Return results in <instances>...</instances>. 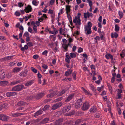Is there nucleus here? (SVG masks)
<instances>
[{
    "label": "nucleus",
    "mask_w": 125,
    "mask_h": 125,
    "mask_svg": "<svg viewBox=\"0 0 125 125\" xmlns=\"http://www.w3.org/2000/svg\"><path fill=\"white\" fill-rule=\"evenodd\" d=\"M118 34L116 32H115L114 33H111V38H112L114 37L116 38L118 37Z\"/></svg>",
    "instance_id": "nucleus-28"
},
{
    "label": "nucleus",
    "mask_w": 125,
    "mask_h": 125,
    "mask_svg": "<svg viewBox=\"0 0 125 125\" xmlns=\"http://www.w3.org/2000/svg\"><path fill=\"white\" fill-rule=\"evenodd\" d=\"M21 70V67H16L13 69L12 71L13 73H16L19 72Z\"/></svg>",
    "instance_id": "nucleus-14"
},
{
    "label": "nucleus",
    "mask_w": 125,
    "mask_h": 125,
    "mask_svg": "<svg viewBox=\"0 0 125 125\" xmlns=\"http://www.w3.org/2000/svg\"><path fill=\"white\" fill-rule=\"evenodd\" d=\"M82 120L80 119H79L76 120L75 122V125H77Z\"/></svg>",
    "instance_id": "nucleus-43"
},
{
    "label": "nucleus",
    "mask_w": 125,
    "mask_h": 125,
    "mask_svg": "<svg viewBox=\"0 0 125 125\" xmlns=\"http://www.w3.org/2000/svg\"><path fill=\"white\" fill-rule=\"evenodd\" d=\"M27 104L25 102L23 101H21L17 103V105L19 106L25 105Z\"/></svg>",
    "instance_id": "nucleus-17"
},
{
    "label": "nucleus",
    "mask_w": 125,
    "mask_h": 125,
    "mask_svg": "<svg viewBox=\"0 0 125 125\" xmlns=\"http://www.w3.org/2000/svg\"><path fill=\"white\" fill-rule=\"evenodd\" d=\"M77 72L76 71L73 72L72 74V76L73 79L75 80L76 79V75Z\"/></svg>",
    "instance_id": "nucleus-34"
},
{
    "label": "nucleus",
    "mask_w": 125,
    "mask_h": 125,
    "mask_svg": "<svg viewBox=\"0 0 125 125\" xmlns=\"http://www.w3.org/2000/svg\"><path fill=\"white\" fill-rule=\"evenodd\" d=\"M92 26V23L90 22H88L87 23V25L85 26V31L91 29V27Z\"/></svg>",
    "instance_id": "nucleus-12"
},
{
    "label": "nucleus",
    "mask_w": 125,
    "mask_h": 125,
    "mask_svg": "<svg viewBox=\"0 0 125 125\" xmlns=\"http://www.w3.org/2000/svg\"><path fill=\"white\" fill-rule=\"evenodd\" d=\"M71 104L68 105L67 106L63 107L62 108V112L63 113H65L68 112L71 109Z\"/></svg>",
    "instance_id": "nucleus-4"
},
{
    "label": "nucleus",
    "mask_w": 125,
    "mask_h": 125,
    "mask_svg": "<svg viewBox=\"0 0 125 125\" xmlns=\"http://www.w3.org/2000/svg\"><path fill=\"white\" fill-rule=\"evenodd\" d=\"M63 47L66 51L67 50V48L68 47V45H67V44H64Z\"/></svg>",
    "instance_id": "nucleus-48"
},
{
    "label": "nucleus",
    "mask_w": 125,
    "mask_h": 125,
    "mask_svg": "<svg viewBox=\"0 0 125 125\" xmlns=\"http://www.w3.org/2000/svg\"><path fill=\"white\" fill-rule=\"evenodd\" d=\"M31 70L35 73H37V70L34 67H31Z\"/></svg>",
    "instance_id": "nucleus-41"
},
{
    "label": "nucleus",
    "mask_w": 125,
    "mask_h": 125,
    "mask_svg": "<svg viewBox=\"0 0 125 125\" xmlns=\"http://www.w3.org/2000/svg\"><path fill=\"white\" fill-rule=\"evenodd\" d=\"M83 51V49L81 47H80L78 50V52L79 53H80L82 52Z\"/></svg>",
    "instance_id": "nucleus-54"
},
{
    "label": "nucleus",
    "mask_w": 125,
    "mask_h": 125,
    "mask_svg": "<svg viewBox=\"0 0 125 125\" xmlns=\"http://www.w3.org/2000/svg\"><path fill=\"white\" fill-rule=\"evenodd\" d=\"M30 124H32L34 123L35 122L36 120L34 119L31 120L30 121Z\"/></svg>",
    "instance_id": "nucleus-60"
},
{
    "label": "nucleus",
    "mask_w": 125,
    "mask_h": 125,
    "mask_svg": "<svg viewBox=\"0 0 125 125\" xmlns=\"http://www.w3.org/2000/svg\"><path fill=\"white\" fill-rule=\"evenodd\" d=\"M32 3L33 5L36 6L38 5L39 2L38 1H37L36 0H33L32 1Z\"/></svg>",
    "instance_id": "nucleus-37"
},
{
    "label": "nucleus",
    "mask_w": 125,
    "mask_h": 125,
    "mask_svg": "<svg viewBox=\"0 0 125 125\" xmlns=\"http://www.w3.org/2000/svg\"><path fill=\"white\" fill-rule=\"evenodd\" d=\"M7 105V104L6 103H2L0 105V111L1 110V109L3 108L6 107Z\"/></svg>",
    "instance_id": "nucleus-19"
},
{
    "label": "nucleus",
    "mask_w": 125,
    "mask_h": 125,
    "mask_svg": "<svg viewBox=\"0 0 125 125\" xmlns=\"http://www.w3.org/2000/svg\"><path fill=\"white\" fill-rule=\"evenodd\" d=\"M16 93L14 92H8L6 94V95L7 97H10L15 95Z\"/></svg>",
    "instance_id": "nucleus-11"
},
{
    "label": "nucleus",
    "mask_w": 125,
    "mask_h": 125,
    "mask_svg": "<svg viewBox=\"0 0 125 125\" xmlns=\"http://www.w3.org/2000/svg\"><path fill=\"white\" fill-rule=\"evenodd\" d=\"M39 57V56L37 55H35L33 56V58L34 59H36L38 58Z\"/></svg>",
    "instance_id": "nucleus-63"
},
{
    "label": "nucleus",
    "mask_w": 125,
    "mask_h": 125,
    "mask_svg": "<svg viewBox=\"0 0 125 125\" xmlns=\"http://www.w3.org/2000/svg\"><path fill=\"white\" fill-rule=\"evenodd\" d=\"M82 100L81 99H78L75 103L76 108H79L82 104Z\"/></svg>",
    "instance_id": "nucleus-8"
},
{
    "label": "nucleus",
    "mask_w": 125,
    "mask_h": 125,
    "mask_svg": "<svg viewBox=\"0 0 125 125\" xmlns=\"http://www.w3.org/2000/svg\"><path fill=\"white\" fill-rule=\"evenodd\" d=\"M67 17L68 18V19L69 21H71L72 20V18L71 16L69 14V13H68V14H67Z\"/></svg>",
    "instance_id": "nucleus-53"
},
{
    "label": "nucleus",
    "mask_w": 125,
    "mask_h": 125,
    "mask_svg": "<svg viewBox=\"0 0 125 125\" xmlns=\"http://www.w3.org/2000/svg\"><path fill=\"white\" fill-rule=\"evenodd\" d=\"M19 75L20 76H22L23 77H25L27 75V72L26 71H22L19 74Z\"/></svg>",
    "instance_id": "nucleus-22"
},
{
    "label": "nucleus",
    "mask_w": 125,
    "mask_h": 125,
    "mask_svg": "<svg viewBox=\"0 0 125 125\" xmlns=\"http://www.w3.org/2000/svg\"><path fill=\"white\" fill-rule=\"evenodd\" d=\"M21 82L20 80H18L17 81H14L11 82L10 83V84L12 85H14L17 84Z\"/></svg>",
    "instance_id": "nucleus-25"
},
{
    "label": "nucleus",
    "mask_w": 125,
    "mask_h": 125,
    "mask_svg": "<svg viewBox=\"0 0 125 125\" xmlns=\"http://www.w3.org/2000/svg\"><path fill=\"white\" fill-rule=\"evenodd\" d=\"M11 76L12 75L11 73H9L7 74L6 75V76L8 78H10L11 77Z\"/></svg>",
    "instance_id": "nucleus-58"
},
{
    "label": "nucleus",
    "mask_w": 125,
    "mask_h": 125,
    "mask_svg": "<svg viewBox=\"0 0 125 125\" xmlns=\"http://www.w3.org/2000/svg\"><path fill=\"white\" fill-rule=\"evenodd\" d=\"M63 119L62 118L59 119L58 120L56 121L55 123V125H60L63 122Z\"/></svg>",
    "instance_id": "nucleus-10"
},
{
    "label": "nucleus",
    "mask_w": 125,
    "mask_h": 125,
    "mask_svg": "<svg viewBox=\"0 0 125 125\" xmlns=\"http://www.w3.org/2000/svg\"><path fill=\"white\" fill-rule=\"evenodd\" d=\"M56 36L55 35H50V38L53 41H55L56 38Z\"/></svg>",
    "instance_id": "nucleus-32"
},
{
    "label": "nucleus",
    "mask_w": 125,
    "mask_h": 125,
    "mask_svg": "<svg viewBox=\"0 0 125 125\" xmlns=\"http://www.w3.org/2000/svg\"><path fill=\"white\" fill-rule=\"evenodd\" d=\"M49 107L50 106L49 105H46L43 108L42 110L44 111L47 110L49 109Z\"/></svg>",
    "instance_id": "nucleus-36"
},
{
    "label": "nucleus",
    "mask_w": 125,
    "mask_h": 125,
    "mask_svg": "<svg viewBox=\"0 0 125 125\" xmlns=\"http://www.w3.org/2000/svg\"><path fill=\"white\" fill-rule=\"evenodd\" d=\"M24 4L22 3L18 2V6L20 8H21L22 7L24 6Z\"/></svg>",
    "instance_id": "nucleus-49"
},
{
    "label": "nucleus",
    "mask_w": 125,
    "mask_h": 125,
    "mask_svg": "<svg viewBox=\"0 0 125 125\" xmlns=\"http://www.w3.org/2000/svg\"><path fill=\"white\" fill-rule=\"evenodd\" d=\"M105 57L107 59H108L110 58L111 59H112V58H113V56L110 54H107L105 55Z\"/></svg>",
    "instance_id": "nucleus-30"
},
{
    "label": "nucleus",
    "mask_w": 125,
    "mask_h": 125,
    "mask_svg": "<svg viewBox=\"0 0 125 125\" xmlns=\"http://www.w3.org/2000/svg\"><path fill=\"white\" fill-rule=\"evenodd\" d=\"M22 114H23L22 113H17L12 114V116L13 117H17Z\"/></svg>",
    "instance_id": "nucleus-29"
},
{
    "label": "nucleus",
    "mask_w": 125,
    "mask_h": 125,
    "mask_svg": "<svg viewBox=\"0 0 125 125\" xmlns=\"http://www.w3.org/2000/svg\"><path fill=\"white\" fill-rule=\"evenodd\" d=\"M32 8L30 5H29L25 7L24 10V11L26 13H28L32 11Z\"/></svg>",
    "instance_id": "nucleus-7"
},
{
    "label": "nucleus",
    "mask_w": 125,
    "mask_h": 125,
    "mask_svg": "<svg viewBox=\"0 0 125 125\" xmlns=\"http://www.w3.org/2000/svg\"><path fill=\"white\" fill-rule=\"evenodd\" d=\"M27 45L29 47H32L33 46V44L31 42H28L27 43Z\"/></svg>",
    "instance_id": "nucleus-59"
},
{
    "label": "nucleus",
    "mask_w": 125,
    "mask_h": 125,
    "mask_svg": "<svg viewBox=\"0 0 125 125\" xmlns=\"http://www.w3.org/2000/svg\"><path fill=\"white\" fill-rule=\"evenodd\" d=\"M70 55L71 58H75L76 57V54L74 53H71L70 54Z\"/></svg>",
    "instance_id": "nucleus-40"
},
{
    "label": "nucleus",
    "mask_w": 125,
    "mask_h": 125,
    "mask_svg": "<svg viewBox=\"0 0 125 125\" xmlns=\"http://www.w3.org/2000/svg\"><path fill=\"white\" fill-rule=\"evenodd\" d=\"M118 14L121 18H122L123 17V13L122 12L119 11L118 12Z\"/></svg>",
    "instance_id": "nucleus-52"
},
{
    "label": "nucleus",
    "mask_w": 125,
    "mask_h": 125,
    "mask_svg": "<svg viewBox=\"0 0 125 125\" xmlns=\"http://www.w3.org/2000/svg\"><path fill=\"white\" fill-rule=\"evenodd\" d=\"M14 56V55H11L9 56H6L7 61L13 59V57Z\"/></svg>",
    "instance_id": "nucleus-35"
},
{
    "label": "nucleus",
    "mask_w": 125,
    "mask_h": 125,
    "mask_svg": "<svg viewBox=\"0 0 125 125\" xmlns=\"http://www.w3.org/2000/svg\"><path fill=\"white\" fill-rule=\"evenodd\" d=\"M42 67L43 68L45 69H48L47 66L45 64L42 65Z\"/></svg>",
    "instance_id": "nucleus-55"
},
{
    "label": "nucleus",
    "mask_w": 125,
    "mask_h": 125,
    "mask_svg": "<svg viewBox=\"0 0 125 125\" xmlns=\"http://www.w3.org/2000/svg\"><path fill=\"white\" fill-rule=\"evenodd\" d=\"M19 29L22 31H21L22 32H23L24 30V28L21 25L19 27Z\"/></svg>",
    "instance_id": "nucleus-61"
},
{
    "label": "nucleus",
    "mask_w": 125,
    "mask_h": 125,
    "mask_svg": "<svg viewBox=\"0 0 125 125\" xmlns=\"http://www.w3.org/2000/svg\"><path fill=\"white\" fill-rule=\"evenodd\" d=\"M62 97H59L56 99H55V102H57L61 101L62 100Z\"/></svg>",
    "instance_id": "nucleus-50"
},
{
    "label": "nucleus",
    "mask_w": 125,
    "mask_h": 125,
    "mask_svg": "<svg viewBox=\"0 0 125 125\" xmlns=\"http://www.w3.org/2000/svg\"><path fill=\"white\" fill-rule=\"evenodd\" d=\"M72 70L70 69H68L65 72V75L66 77L72 74Z\"/></svg>",
    "instance_id": "nucleus-15"
},
{
    "label": "nucleus",
    "mask_w": 125,
    "mask_h": 125,
    "mask_svg": "<svg viewBox=\"0 0 125 125\" xmlns=\"http://www.w3.org/2000/svg\"><path fill=\"white\" fill-rule=\"evenodd\" d=\"M43 112V111L42 110L40 109L34 113V116L36 117L42 114Z\"/></svg>",
    "instance_id": "nucleus-16"
},
{
    "label": "nucleus",
    "mask_w": 125,
    "mask_h": 125,
    "mask_svg": "<svg viewBox=\"0 0 125 125\" xmlns=\"http://www.w3.org/2000/svg\"><path fill=\"white\" fill-rule=\"evenodd\" d=\"M87 31L86 32V35H89L91 34L92 32V31L91 29L88 30H86Z\"/></svg>",
    "instance_id": "nucleus-45"
},
{
    "label": "nucleus",
    "mask_w": 125,
    "mask_h": 125,
    "mask_svg": "<svg viewBox=\"0 0 125 125\" xmlns=\"http://www.w3.org/2000/svg\"><path fill=\"white\" fill-rule=\"evenodd\" d=\"M15 15L16 16H19L20 15V14L19 12H18L17 11H16L15 13Z\"/></svg>",
    "instance_id": "nucleus-57"
},
{
    "label": "nucleus",
    "mask_w": 125,
    "mask_h": 125,
    "mask_svg": "<svg viewBox=\"0 0 125 125\" xmlns=\"http://www.w3.org/2000/svg\"><path fill=\"white\" fill-rule=\"evenodd\" d=\"M74 94H71L65 100V102H67L69 101L74 97Z\"/></svg>",
    "instance_id": "nucleus-9"
},
{
    "label": "nucleus",
    "mask_w": 125,
    "mask_h": 125,
    "mask_svg": "<svg viewBox=\"0 0 125 125\" xmlns=\"http://www.w3.org/2000/svg\"><path fill=\"white\" fill-rule=\"evenodd\" d=\"M77 24L79 25L81 24V20L80 17H78L77 18Z\"/></svg>",
    "instance_id": "nucleus-44"
},
{
    "label": "nucleus",
    "mask_w": 125,
    "mask_h": 125,
    "mask_svg": "<svg viewBox=\"0 0 125 125\" xmlns=\"http://www.w3.org/2000/svg\"><path fill=\"white\" fill-rule=\"evenodd\" d=\"M45 95V94L43 92H41L37 94L35 97V99H40Z\"/></svg>",
    "instance_id": "nucleus-5"
},
{
    "label": "nucleus",
    "mask_w": 125,
    "mask_h": 125,
    "mask_svg": "<svg viewBox=\"0 0 125 125\" xmlns=\"http://www.w3.org/2000/svg\"><path fill=\"white\" fill-rule=\"evenodd\" d=\"M8 82L7 81H3L0 82V84L2 86L6 85L8 83Z\"/></svg>",
    "instance_id": "nucleus-27"
},
{
    "label": "nucleus",
    "mask_w": 125,
    "mask_h": 125,
    "mask_svg": "<svg viewBox=\"0 0 125 125\" xmlns=\"http://www.w3.org/2000/svg\"><path fill=\"white\" fill-rule=\"evenodd\" d=\"M24 87L22 85H17L12 88L11 90L12 91H19L23 89Z\"/></svg>",
    "instance_id": "nucleus-1"
},
{
    "label": "nucleus",
    "mask_w": 125,
    "mask_h": 125,
    "mask_svg": "<svg viewBox=\"0 0 125 125\" xmlns=\"http://www.w3.org/2000/svg\"><path fill=\"white\" fill-rule=\"evenodd\" d=\"M28 48V47L27 45H25L24 47L21 48V50L23 51H24L25 49L27 50Z\"/></svg>",
    "instance_id": "nucleus-31"
},
{
    "label": "nucleus",
    "mask_w": 125,
    "mask_h": 125,
    "mask_svg": "<svg viewBox=\"0 0 125 125\" xmlns=\"http://www.w3.org/2000/svg\"><path fill=\"white\" fill-rule=\"evenodd\" d=\"M90 104L89 102L87 101H85L83 104V105L82 107V109L83 111L88 110L89 108Z\"/></svg>",
    "instance_id": "nucleus-2"
},
{
    "label": "nucleus",
    "mask_w": 125,
    "mask_h": 125,
    "mask_svg": "<svg viewBox=\"0 0 125 125\" xmlns=\"http://www.w3.org/2000/svg\"><path fill=\"white\" fill-rule=\"evenodd\" d=\"M9 117L3 114H0V120L4 121L8 120Z\"/></svg>",
    "instance_id": "nucleus-6"
},
{
    "label": "nucleus",
    "mask_w": 125,
    "mask_h": 125,
    "mask_svg": "<svg viewBox=\"0 0 125 125\" xmlns=\"http://www.w3.org/2000/svg\"><path fill=\"white\" fill-rule=\"evenodd\" d=\"M56 92L55 91L53 92L52 93L48 94L47 96L48 97L52 98L55 95Z\"/></svg>",
    "instance_id": "nucleus-20"
},
{
    "label": "nucleus",
    "mask_w": 125,
    "mask_h": 125,
    "mask_svg": "<svg viewBox=\"0 0 125 125\" xmlns=\"http://www.w3.org/2000/svg\"><path fill=\"white\" fill-rule=\"evenodd\" d=\"M33 30L34 31L35 33H37V27L35 25H34L33 28Z\"/></svg>",
    "instance_id": "nucleus-46"
},
{
    "label": "nucleus",
    "mask_w": 125,
    "mask_h": 125,
    "mask_svg": "<svg viewBox=\"0 0 125 125\" xmlns=\"http://www.w3.org/2000/svg\"><path fill=\"white\" fill-rule=\"evenodd\" d=\"M111 125H116V124L115 123V121L113 120L111 123Z\"/></svg>",
    "instance_id": "nucleus-64"
},
{
    "label": "nucleus",
    "mask_w": 125,
    "mask_h": 125,
    "mask_svg": "<svg viewBox=\"0 0 125 125\" xmlns=\"http://www.w3.org/2000/svg\"><path fill=\"white\" fill-rule=\"evenodd\" d=\"M62 102H60L54 104L52 107V109L53 110H55L58 108L61 107L62 105H63Z\"/></svg>",
    "instance_id": "nucleus-3"
},
{
    "label": "nucleus",
    "mask_w": 125,
    "mask_h": 125,
    "mask_svg": "<svg viewBox=\"0 0 125 125\" xmlns=\"http://www.w3.org/2000/svg\"><path fill=\"white\" fill-rule=\"evenodd\" d=\"M34 83L33 80H31L25 83V85L26 86H28L32 85Z\"/></svg>",
    "instance_id": "nucleus-13"
},
{
    "label": "nucleus",
    "mask_w": 125,
    "mask_h": 125,
    "mask_svg": "<svg viewBox=\"0 0 125 125\" xmlns=\"http://www.w3.org/2000/svg\"><path fill=\"white\" fill-rule=\"evenodd\" d=\"M28 31L30 32L31 33H33L32 32V29L31 27H29L28 29Z\"/></svg>",
    "instance_id": "nucleus-56"
},
{
    "label": "nucleus",
    "mask_w": 125,
    "mask_h": 125,
    "mask_svg": "<svg viewBox=\"0 0 125 125\" xmlns=\"http://www.w3.org/2000/svg\"><path fill=\"white\" fill-rule=\"evenodd\" d=\"M48 53V51L47 50L44 51L42 53V54L43 55H44L45 57H46L47 56Z\"/></svg>",
    "instance_id": "nucleus-38"
},
{
    "label": "nucleus",
    "mask_w": 125,
    "mask_h": 125,
    "mask_svg": "<svg viewBox=\"0 0 125 125\" xmlns=\"http://www.w3.org/2000/svg\"><path fill=\"white\" fill-rule=\"evenodd\" d=\"M84 16L85 18H87V17L89 18L90 17L89 13L88 12H87V13H84Z\"/></svg>",
    "instance_id": "nucleus-39"
},
{
    "label": "nucleus",
    "mask_w": 125,
    "mask_h": 125,
    "mask_svg": "<svg viewBox=\"0 0 125 125\" xmlns=\"http://www.w3.org/2000/svg\"><path fill=\"white\" fill-rule=\"evenodd\" d=\"M91 87L92 90L95 93V94H96V91L95 87L93 85H92L91 86Z\"/></svg>",
    "instance_id": "nucleus-42"
},
{
    "label": "nucleus",
    "mask_w": 125,
    "mask_h": 125,
    "mask_svg": "<svg viewBox=\"0 0 125 125\" xmlns=\"http://www.w3.org/2000/svg\"><path fill=\"white\" fill-rule=\"evenodd\" d=\"M66 91V90L65 89H63L60 91L59 93L58 94V96H60L62 95L65 93Z\"/></svg>",
    "instance_id": "nucleus-23"
},
{
    "label": "nucleus",
    "mask_w": 125,
    "mask_h": 125,
    "mask_svg": "<svg viewBox=\"0 0 125 125\" xmlns=\"http://www.w3.org/2000/svg\"><path fill=\"white\" fill-rule=\"evenodd\" d=\"M82 56L83 57H84L86 58V59H83V60L84 61L85 60H87L88 56L86 54H83Z\"/></svg>",
    "instance_id": "nucleus-51"
},
{
    "label": "nucleus",
    "mask_w": 125,
    "mask_h": 125,
    "mask_svg": "<svg viewBox=\"0 0 125 125\" xmlns=\"http://www.w3.org/2000/svg\"><path fill=\"white\" fill-rule=\"evenodd\" d=\"M49 121V119L48 118H46L42 120V123H46Z\"/></svg>",
    "instance_id": "nucleus-24"
},
{
    "label": "nucleus",
    "mask_w": 125,
    "mask_h": 125,
    "mask_svg": "<svg viewBox=\"0 0 125 125\" xmlns=\"http://www.w3.org/2000/svg\"><path fill=\"white\" fill-rule=\"evenodd\" d=\"M5 73L3 71H0V79H3L5 78Z\"/></svg>",
    "instance_id": "nucleus-18"
},
{
    "label": "nucleus",
    "mask_w": 125,
    "mask_h": 125,
    "mask_svg": "<svg viewBox=\"0 0 125 125\" xmlns=\"http://www.w3.org/2000/svg\"><path fill=\"white\" fill-rule=\"evenodd\" d=\"M96 111V108L95 107L93 106L91 108L90 110V111L91 112H95Z\"/></svg>",
    "instance_id": "nucleus-26"
},
{
    "label": "nucleus",
    "mask_w": 125,
    "mask_h": 125,
    "mask_svg": "<svg viewBox=\"0 0 125 125\" xmlns=\"http://www.w3.org/2000/svg\"><path fill=\"white\" fill-rule=\"evenodd\" d=\"M66 13L67 14H68V13H69L70 12L71 6L69 5H67L66 6Z\"/></svg>",
    "instance_id": "nucleus-21"
},
{
    "label": "nucleus",
    "mask_w": 125,
    "mask_h": 125,
    "mask_svg": "<svg viewBox=\"0 0 125 125\" xmlns=\"http://www.w3.org/2000/svg\"><path fill=\"white\" fill-rule=\"evenodd\" d=\"M55 2V0H51L50 2V4L51 5H52Z\"/></svg>",
    "instance_id": "nucleus-62"
},
{
    "label": "nucleus",
    "mask_w": 125,
    "mask_h": 125,
    "mask_svg": "<svg viewBox=\"0 0 125 125\" xmlns=\"http://www.w3.org/2000/svg\"><path fill=\"white\" fill-rule=\"evenodd\" d=\"M29 33L27 31H26L24 34L23 37H24V36L27 37H29Z\"/></svg>",
    "instance_id": "nucleus-47"
},
{
    "label": "nucleus",
    "mask_w": 125,
    "mask_h": 125,
    "mask_svg": "<svg viewBox=\"0 0 125 125\" xmlns=\"http://www.w3.org/2000/svg\"><path fill=\"white\" fill-rule=\"evenodd\" d=\"M119 27L117 25H115V30L116 32L119 31Z\"/></svg>",
    "instance_id": "nucleus-33"
}]
</instances>
